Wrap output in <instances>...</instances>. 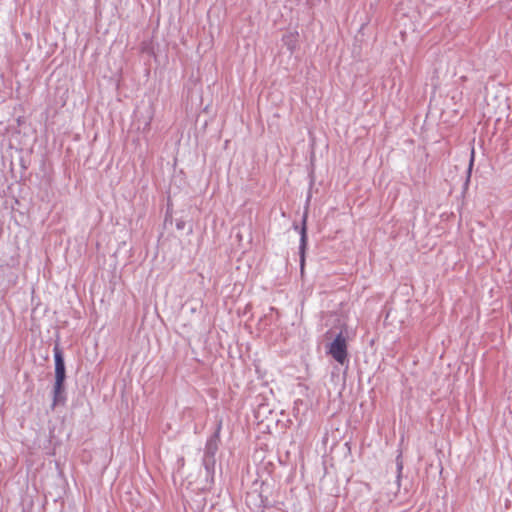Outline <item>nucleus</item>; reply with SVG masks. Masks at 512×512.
I'll return each mask as SVG.
<instances>
[{
  "mask_svg": "<svg viewBox=\"0 0 512 512\" xmlns=\"http://www.w3.org/2000/svg\"><path fill=\"white\" fill-rule=\"evenodd\" d=\"M55 362V383L53 386V403L55 407L58 404H64L66 401L64 382L66 379L65 361L62 350L58 345L53 348Z\"/></svg>",
  "mask_w": 512,
  "mask_h": 512,
  "instance_id": "obj_1",
  "label": "nucleus"
},
{
  "mask_svg": "<svg viewBox=\"0 0 512 512\" xmlns=\"http://www.w3.org/2000/svg\"><path fill=\"white\" fill-rule=\"evenodd\" d=\"M327 353L340 365L348 363L347 340L342 332L329 344Z\"/></svg>",
  "mask_w": 512,
  "mask_h": 512,
  "instance_id": "obj_2",
  "label": "nucleus"
},
{
  "mask_svg": "<svg viewBox=\"0 0 512 512\" xmlns=\"http://www.w3.org/2000/svg\"><path fill=\"white\" fill-rule=\"evenodd\" d=\"M306 219H307V215L305 214L302 219V226L301 227H299L298 225L294 226V228L296 230H299V234H300L299 255H300V267H301L302 271L304 269L305 251H306V247H307Z\"/></svg>",
  "mask_w": 512,
  "mask_h": 512,
  "instance_id": "obj_3",
  "label": "nucleus"
},
{
  "mask_svg": "<svg viewBox=\"0 0 512 512\" xmlns=\"http://www.w3.org/2000/svg\"><path fill=\"white\" fill-rule=\"evenodd\" d=\"M220 430H221V423L218 425L216 431L207 439L203 456L215 458V455L219 449Z\"/></svg>",
  "mask_w": 512,
  "mask_h": 512,
  "instance_id": "obj_4",
  "label": "nucleus"
},
{
  "mask_svg": "<svg viewBox=\"0 0 512 512\" xmlns=\"http://www.w3.org/2000/svg\"><path fill=\"white\" fill-rule=\"evenodd\" d=\"M202 464L205 468L207 479L210 478L211 481H213L214 474H215V464H216L215 458L203 456Z\"/></svg>",
  "mask_w": 512,
  "mask_h": 512,
  "instance_id": "obj_5",
  "label": "nucleus"
},
{
  "mask_svg": "<svg viewBox=\"0 0 512 512\" xmlns=\"http://www.w3.org/2000/svg\"><path fill=\"white\" fill-rule=\"evenodd\" d=\"M283 42L287 46L288 50L292 53L296 49L297 39L294 34H288L283 36Z\"/></svg>",
  "mask_w": 512,
  "mask_h": 512,
  "instance_id": "obj_6",
  "label": "nucleus"
},
{
  "mask_svg": "<svg viewBox=\"0 0 512 512\" xmlns=\"http://www.w3.org/2000/svg\"><path fill=\"white\" fill-rule=\"evenodd\" d=\"M396 465H397V482L400 481L401 473L403 469V463L401 461V455H399L396 459Z\"/></svg>",
  "mask_w": 512,
  "mask_h": 512,
  "instance_id": "obj_7",
  "label": "nucleus"
},
{
  "mask_svg": "<svg viewBox=\"0 0 512 512\" xmlns=\"http://www.w3.org/2000/svg\"><path fill=\"white\" fill-rule=\"evenodd\" d=\"M185 224H186V222H185V220H183V219H177V220H176V228H177L178 230H182V229H184Z\"/></svg>",
  "mask_w": 512,
  "mask_h": 512,
  "instance_id": "obj_8",
  "label": "nucleus"
},
{
  "mask_svg": "<svg viewBox=\"0 0 512 512\" xmlns=\"http://www.w3.org/2000/svg\"><path fill=\"white\" fill-rule=\"evenodd\" d=\"M473 161H474V150H472V154H471V160H470V165H469V172H471Z\"/></svg>",
  "mask_w": 512,
  "mask_h": 512,
  "instance_id": "obj_9",
  "label": "nucleus"
}]
</instances>
